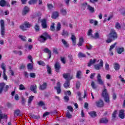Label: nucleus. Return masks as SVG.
Returning a JSON list of instances; mask_svg holds the SVG:
<instances>
[{
  "label": "nucleus",
  "instance_id": "nucleus-1",
  "mask_svg": "<svg viewBox=\"0 0 125 125\" xmlns=\"http://www.w3.org/2000/svg\"><path fill=\"white\" fill-rule=\"evenodd\" d=\"M63 78L66 81L63 84L65 88H68L70 86V81L74 79V74H71L70 73H64L62 74Z\"/></svg>",
  "mask_w": 125,
  "mask_h": 125
},
{
  "label": "nucleus",
  "instance_id": "nucleus-2",
  "mask_svg": "<svg viewBox=\"0 0 125 125\" xmlns=\"http://www.w3.org/2000/svg\"><path fill=\"white\" fill-rule=\"evenodd\" d=\"M107 37V39L106 41V42L107 43H110V42H112L115 41L116 39H118V34H117V32H116L115 30L111 29L110 33Z\"/></svg>",
  "mask_w": 125,
  "mask_h": 125
},
{
  "label": "nucleus",
  "instance_id": "nucleus-3",
  "mask_svg": "<svg viewBox=\"0 0 125 125\" xmlns=\"http://www.w3.org/2000/svg\"><path fill=\"white\" fill-rule=\"evenodd\" d=\"M52 40L51 36L49 35L47 32H45L42 34L38 38V41L40 42L44 43L47 41V40Z\"/></svg>",
  "mask_w": 125,
  "mask_h": 125
},
{
  "label": "nucleus",
  "instance_id": "nucleus-4",
  "mask_svg": "<svg viewBox=\"0 0 125 125\" xmlns=\"http://www.w3.org/2000/svg\"><path fill=\"white\" fill-rule=\"evenodd\" d=\"M104 89L103 90V92L102 93V96L104 97V101L106 103H110V98L109 97V94H108V92L107 91V89L105 85H104Z\"/></svg>",
  "mask_w": 125,
  "mask_h": 125
},
{
  "label": "nucleus",
  "instance_id": "nucleus-5",
  "mask_svg": "<svg viewBox=\"0 0 125 125\" xmlns=\"http://www.w3.org/2000/svg\"><path fill=\"white\" fill-rule=\"evenodd\" d=\"M4 86H5V88ZM9 88V85H6L5 86V83L3 82L0 83V94H1V93H2V91H4V92L8 91Z\"/></svg>",
  "mask_w": 125,
  "mask_h": 125
},
{
  "label": "nucleus",
  "instance_id": "nucleus-6",
  "mask_svg": "<svg viewBox=\"0 0 125 125\" xmlns=\"http://www.w3.org/2000/svg\"><path fill=\"white\" fill-rule=\"evenodd\" d=\"M32 24L28 21H25L24 24L20 26V28L22 31H26V28H31Z\"/></svg>",
  "mask_w": 125,
  "mask_h": 125
},
{
  "label": "nucleus",
  "instance_id": "nucleus-7",
  "mask_svg": "<svg viewBox=\"0 0 125 125\" xmlns=\"http://www.w3.org/2000/svg\"><path fill=\"white\" fill-rule=\"evenodd\" d=\"M0 34L1 36H4L5 34V28L4 27V21L2 20H1L0 21Z\"/></svg>",
  "mask_w": 125,
  "mask_h": 125
},
{
  "label": "nucleus",
  "instance_id": "nucleus-8",
  "mask_svg": "<svg viewBox=\"0 0 125 125\" xmlns=\"http://www.w3.org/2000/svg\"><path fill=\"white\" fill-rule=\"evenodd\" d=\"M0 6H1L2 7H4V6L10 7V4H9V3H8V2L6 1L5 0H0Z\"/></svg>",
  "mask_w": 125,
  "mask_h": 125
},
{
  "label": "nucleus",
  "instance_id": "nucleus-9",
  "mask_svg": "<svg viewBox=\"0 0 125 125\" xmlns=\"http://www.w3.org/2000/svg\"><path fill=\"white\" fill-rule=\"evenodd\" d=\"M96 106L98 108H102L104 107V102L102 99H100L99 101L96 102Z\"/></svg>",
  "mask_w": 125,
  "mask_h": 125
},
{
  "label": "nucleus",
  "instance_id": "nucleus-10",
  "mask_svg": "<svg viewBox=\"0 0 125 125\" xmlns=\"http://www.w3.org/2000/svg\"><path fill=\"white\" fill-rule=\"evenodd\" d=\"M103 67V60H101L99 64H96L94 65L96 70H100V68Z\"/></svg>",
  "mask_w": 125,
  "mask_h": 125
},
{
  "label": "nucleus",
  "instance_id": "nucleus-11",
  "mask_svg": "<svg viewBox=\"0 0 125 125\" xmlns=\"http://www.w3.org/2000/svg\"><path fill=\"white\" fill-rule=\"evenodd\" d=\"M54 66L56 72L57 73H59V72H60V69H61V65H60V63L58 62H56Z\"/></svg>",
  "mask_w": 125,
  "mask_h": 125
},
{
  "label": "nucleus",
  "instance_id": "nucleus-12",
  "mask_svg": "<svg viewBox=\"0 0 125 125\" xmlns=\"http://www.w3.org/2000/svg\"><path fill=\"white\" fill-rule=\"evenodd\" d=\"M100 124H104V125H107L109 123V120L106 117L102 118L99 121Z\"/></svg>",
  "mask_w": 125,
  "mask_h": 125
},
{
  "label": "nucleus",
  "instance_id": "nucleus-13",
  "mask_svg": "<svg viewBox=\"0 0 125 125\" xmlns=\"http://www.w3.org/2000/svg\"><path fill=\"white\" fill-rule=\"evenodd\" d=\"M117 114H118V110H114V111L112 113L111 117L112 122H116V119L117 118Z\"/></svg>",
  "mask_w": 125,
  "mask_h": 125
},
{
  "label": "nucleus",
  "instance_id": "nucleus-14",
  "mask_svg": "<svg viewBox=\"0 0 125 125\" xmlns=\"http://www.w3.org/2000/svg\"><path fill=\"white\" fill-rule=\"evenodd\" d=\"M97 79L99 84H101V85H103L104 84V83L101 79V75H100V74H98Z\"/></svg>",
  "mask_w": 125,
  "mask_h": 125
},
{
  "label": "nucleus",
  "instance_id": "nucleus-15",
  "mask_svg": "<svg viewBox=\"0 0 125 125\" xmlns=\"http://www.w3.org/2000/svg\"><path fill=\"white\" fill-rule=\"evenodd\" d=\"M42 26L43 29H46L47 28V24H46V20L44 19L41 20Z\"/></svg>",
  "mask_w": 125,
  "mask_h": 125
},
{
  "label": "nucleus",
  "instance_id": "nucleus-16",
  "mask_svg": "<svg viewBox=\"0 0 125 125\" xmlns=\"http://www.w3.org/2000/svg\"><path fill=\"white\" fill-rule=\"evenodd\" d=\"M118 116L120 119H125V110L121 109L119 111Z\"/></svg>",
  "mask_w": 125,
  "mask_h": 125
},
{
  "label": "nucleus",
  "instance_id": "nucleus-17",
  "mask_svg": "<svg viewBox=\"0 0 125 125\" xmlns=\"http://www.w3.org/2000/svg\"><path fill=\"white\" fill-rule=\"evenodd\" d=\"M29 11H30V8L28 6H25L22 13V15H26V14L29 13Z\"/></svg>",
  "mask_w": 125,
  "mask_h": 125
},
{
  "label": "nucleus",
  "instance_id": "nucleus-18",
  "mask_svg": "<svg viewBox=\"0 0 125 125\" xmlns=\"http://www.w3.org/2000/svg\"><path fill=\"white\" fill-rule=\"evenodd\" d=\"M44 52L45 53H48L49 56L48 59H50L51 58V51L48 49V48H45L43 50Z\"/></svg>",
  "mask_w": 125,
  "mask_h": 125
},
{
  "label": "nucleus",
  "instance_id": "nucleus-19",
  "mask_svg": "<svg viewBox=\"0 0 125 125\" xmlns=\"http://www.w3.org/2000/svg\"><path fill=\"white\" fill-rule=\"evenodd\" d=\"M47 86V83H44L42 85H40L39 89H40V90H44V89H46Z\"/></svg>",
  "mask_w": 125,
  "mask_h": 125
},
{
  "label": "nucleus",
  "instance_id": "nucleus-20",
  "mask_svg": "<svg viewBox=\"0 0 125 125\" xmlns=\"http://www.w3.org/2000/svg\"><path fill=\"white\" fill-rule=\"evenodd\" d=\"M71 39L73 42V45L75 46L76 45V36L74 35L73 33H71Z\"/></svg>",
  "mask_w": 125,
  "mask_h": 125
},
{
  "label": "nucleus",
  "instance_id": "nucleus-21",
  "mask_svg": "<svg viewBox=\"0 0 125 125\" xmlns=\"http://www.w3.org/2000/svg\"><path fill=\"white\" fill-rule=\"evenodd\" d=\"M37 88H38L37 85H31L30 86V90L33 91L34 93H37V90H36Z\"/></svg>",
  "mask_w": 125,
  "mask_h": 125
},
{
  "label": "nucleus",
  "instance_id": "nucleus-22",
  "mask_svg": "<svg viewBox=\"0 0 125 125\" xmlns=\"http://www.w3.org/2000/svg\"><path fill=\"white\" fill-rule=\"evenodd\" d=\"M30 117L32 118V119H35V120H38V119H40L41 117L40 115H36L33 113H30L29 114Z\"/></svg>",
  "mask_w": 125,
  "mask_h": 125
},
{
  "label": "nucleus",
  "instance_id": "nucleus-23",
  "mask_svg": "<svg viewBox=\"0 0 125 125\" xmlns=\"http://www.w3.org/2000/svg\"><path fill=\"white\" fill-rule=\"evenodd\" d=\"M88 114L91 118H95L96 117H97V114H96V112L94 111H90Z\"/></svg>",
  "mask_w": 125,
  "mask_h": 125
},
{
  "label": "nucleus",
  "instance_id": "nucleus-24",
  "mask_svg": "<svg viewBox=\"0 0 125 125\" xmlns=\"http://www.w3.org/2000/svg\"><path fill=\"white\" fill-rule=\"evenodd\" d=\"M58 16H59L58 12H53L52 13V16H51V18H52V19H56Z\"/></svg>",
  "mask_w": 125,
  "mask_h": 125
},
{
  "label": "nucleus",
  "instance_id": "nucleus-25",
  "mask_svg": "<svg viewBox=\"0 0 125 125\" xmlns=\"http://www.w3.org/2000/svg\"><path fill=\"white\" fill-rule=\"evenodd\" d=\"M96 62V59L92 60V59H90L89 62L88 63V67H90L92 64H94Z\"/></svg>",
  "mask_w": 125,
  "mask_h": 125
},
{
  "label": "nucleus",
  "instance_id": "nucleus-26",
  "mask_svg": "<svg viewBox=\"0 0 125 125\" xmlns=\"http://www.w3.org/2000/svg\"><path fill=\"white\" fill-rule=\"evenodd\" d=\"M117 53L118 54H122L123 53V52H124L125 51V48L124 47H121V48H118L117 50Z\"/></svg>",
  "mask_w": 125,
  "mask_h": 125
},
{
  "label": "nucleus",
  "instance_id": "nucleus-27",
  "mask_svg": "<svg viewBox=\"0 0 125 125\" xmlns=\"http://www.w3.org/2000/svg\"><path fill=\"white\" fill-rule=\"evenodd\" d=\"M33 100H34V96H30L28 100V105L29 107H31V103H32V101H33Z\"/></svg>",
  "mask_w": 125,
  "mask_h": 125
},
{
  "label": "nucleus",
  "instance_id": "nucleus-28",
  "mask_svg": "<svg viewBox=\"0 0 125 125\" xmlns=\"http://www.w3.org/2000/svg\"><path fill=\"white\" fill-rule=\"evenodd\" d=\"M84 42V41H83V38H80L79 39V43L78 44H77V45H78V46H83V44Z\"/></svg>",
  "mask_w": 125,
  "mask_h": 125
},
{
  "label": "nucleus",
  "instance_id": "nucleus-29",
  "mask_svg": "<svg viewBox=\"0 0 125 125\" xmlns=\"http://www.w3.org/2000/svg\"><path fill=\"white\" fill-rule=\"evenodd\" d=\"M20 113H21V111H20V109H16L14 111V114L15 117H18L19 115L20 114Z\"/></svg>",
  "mask_w": 125,
  "mask_h": 125
},
{
  "label": "nucleus",
  "instance_id": "nucleus-30",
  "mask_svg": "<svg viewBox=\"0 0 125 125\" xmlns=\"http://www.w3.org/2000/svg\"><path fill=\"white\" fill-rule=\"evenodd\" d=\"M87 9H88V10H89V11L91 13H93V12H94V11H95L94 8L92 6H90V5H87Z\"/></svg>",
  "mask_w": 125,
  "mask_h": 125
},
{
  "label": "nucleus",
  "instance_id": "nucleus-31",
  "mask_svg": "<svg viewBox=\"0 0 125 125\" xmlns=\"http://www.w3.org/2000/svg\"><path fill=\"white\" fill-rule=\"evenodd\" d=\"M89 23L90 24H93L95 26H97L98 25V21H94L93 19L89 20Z\"/></svg>",
  "mask_w": 125,
  "mask_h": 125
},
{
  "label": "nucleus",
  "instance_id": "nucleus-32",
  "mask_svg": "<svg viewBox=\"0 0 125 125\" xmlns=\"http://www.w3.org/2000/svg\"><path fill=\"white\" fill-rule=\"evenodd\" d=\"M62 35V37H69V32H68L67 31L63 30Z\"/></svg>",
  "mask_w": 125,
  "mask_h": 125
},
{
  "label": "nucleus",
  "instance_id": "nucleus-33",
  "mask_svg": "<svg viewBox=\"0 0 125 125\" xmlns=\"http://www.w3.org/2000/svg\"><path fill=\"white\" fill-rule=\"evenodd\" d=\"M66 117L67 119H72V118H73V115L70 113V111L69 110H67Z\"/></svg>",
  "mask_w": 125,
  "mask_h": 125
},
{
  "label": "nucleus",
  "instance_id": "nucleus-34",
  "mask_svg": "<svg viewBox=\"0 0 125 125\" xmlns=\"http://www.w3.org/2000/svg\"><path fill=\"white\" fill-rule=\"evenodd\" d=\"M114 68L115 71H119L120 70V64L118 63H115L114 64Z\"/></svg>",
  "mask_w": 125,
  "mask_h": 125
},
{
  "label": "nucleus",
  "instance_id": "nucleus-35",
  "mask_svg": "<svg viewBox=\"0 0 125 125\" xmlns=\"http://www.w3.org/2000/svg\"><path fill=\"white\" fill-rule=\"evenodd\" d=\"M62 42L63 44L64 45L65 47H69V45L68 44V42L65 41L64 39L62 40Z\"/></svg>",
  "mask_w": 125,
  "mask_h": 125
},
{
  "label": "nucleus",
  "instance_id": "nucleus-36",
  "mask_svg": "<svg viewBox=\"0 0 125 125\" xmlns=\"http://www.w3.org/2000/svg\"><path fill=\"white\" fill-rule=\"evenodd\" d=\"M55 25V23L52 22V25L50 26V30L52 32H54V31H55V26H54Z\"/></svg>",
  "mask_w": 125,
  "mask_h": 125
},
{
  "label": "nucleus",
  "instance_id": "nucleus-37",
  "mask_svg": "<svg viewBox=\"0 0 125 125\" xmlns=\"http://www.w3.org/2000/svg\"><path fill=\"white\" fill-rule=\"evenodd\" d=\"M78 57L79 58H83L84 57H86L85 54H83L82 52H79L78 54Z\"/></svg>",
  "mask_w": 125,
  "mask_h": 125
},
{
  "label": "nucleus",
  "instance_id": "nucleus-38",
  "mask_svg": "<svg viewBox=\"0 0 125 125\" xmlns=\"http://www.w3.org/2000/svg\"><path fill=\"white\" fill-rule=\"evenodd\" d=\"M19 38L23 42H27V39L26 37L23 36L22 35H20L19 36Z\"/></svg>",
  "mask_w": 125,
  "mask_h": 125
},
{
  "label": "nucleus",
  "instance_id": "nucleus-39",
  "mask_svg": "<svg viewBox=\"0 0 125 125\" xmlns=\"http://www.w3.org/2000/svg\"><path fill=\"white\" fill-rule=\"evenodd\" d=\"M115 28L116 29H117V30H121L122 29V26H121V24L119 22H116L115 24Z\"/></svg>",
  "mask_w": 125,
  "mask_h": 125
},
{
  "label": "nucleus",
  "instance_id": "nucleus-40",
  "mask_svg": "<svg viewBox=\"0 0 125 125\" xmlns=\"http://www.w3.org/2000/svg\"><path fill=\"white\" fill-rule=\"evenodd\" d=\"M38 2V0H30L28 1L29 4H36Z\"/></svg>",
  "mask_w": 125,
  "mask_h": 125
},
{
  "label": "nucleus",
  "instance_id": "nucleus-41",
  "mask_svg": "<svg viewBox=\"0 0 125 125\" xmlns=\"http://www.w3.org/2000/svg\"><path fill=\"white\" fill-rule=\"evenodd\" d=\"M34 29L36 32L40 31V26L38 23H36L35 25L34 26Z\"/></svg>",
  "mask_w": 125,
  "mask_h": 125
},
{
  "label": "nucleus",
  "instance_id": "nucleus-42",
  "mask_svg": "<svg viewBox=\"0 0 125 125\" xmlns=\"http://www.w3.org/2000/svg\"><path fill=\"white\" fill-rule=\"evenodd\" d=\"M47 72L49 75H51V68L49 65H47Z\"/></svg>",
  "mask_w": 125,
  "mask_h": 125
},
{
  "label": "nucleus",
  "instance_id": "nucleus-43",
  "mask_svg": "<svg viewBox=\"0 0 125 125\" xmlns=\"http://www.w3.org/2000/svg\"><path fill=\"white\" fill-rule=\"evenodd\" d=\"M81 75H82V71H78L77 72V74H76V78H77V79H81Z\"/></svg>",
  "mask_w": 125,
  "mask_h": 125
},
{
  "label": "nucleus",
  "instance_id": "nucleus-44",
  "mask_svg": "<svg viewBox=\"0 0 125 125\" xmlns=\"http://www.w3.org/2000/svg\"><path fill=\"white\" fill-rule=\"evenodd\" d=\"M54 88L56 89L58 94H60V93H61V88L59 87H54Z\"/></svg>",
  "mask_w": 125,
  "mask_h": 125
},
{
  "label": "nucleus",
  "instance_id": "nucleus-45",
  "mask_svg": "<svg viewBox=\"0 0 125 125\" xmlns=\"http://www.w3.org/2000/svg\"><path fill=\"white\" fill-rule=\"evenodd\" d=\"M34 68V66H33V64L31 63H29L27 64V69L28 70H33V68Z\"/></svg>",
  "mask_w": 125,
  "mask_h": 125
},
{
  "label": "nucleus",
  "instance_id": "nucleus-46",
  "mask_svg": "<svg viewBox=\"0 0 125 125\" xmlns=\"http://www.w3.org/2000/svg\"><path fill=\"white\" fill-rule=\"evenodd\" d=\"M91 85L93 89H96V88H97V86L95 85V83H94V82L92 81L91 83Z\"/></svg>",
  "mask_w": 125,
  "mask_h": 125
},
{
  "label": "nucleus",
  "instance_id": "nucleus-47",
  "mask_svg": "<svg viewBox=\"0 0 125 125\" xmlns=\"http://www.w3.org/2000/svg\"><path fill=\"white\" fill-rule=\"evenodd\" d=\"M38 64L41 66H45V63L42 61H40L37 62Z\"/></svg>",
  "mask_w": 125,
  "mask_h": 125
},
{
  "label": "nucleus",
  "instance_id": "nucleus-48",
  "mask_svg": "<svg viewBox=\"0 0 125 125\" xmlns=\"http://www.w3.org/2000/svg\"><path fill=\"white\" fill-rule=\"evenodd\" d=\"M87 36H90V37H91V38H94L93 35L92 34V29H89L88 31Z\"/></svg>",
  "mask_w": 125,
  "mask_h": 125
},
{
  "label": "nucleus",
  "instance_id": "nucleus-49",
  "mask_svg": "<svg viewBox=\"0 0 125 125\" xmlns=\"http://www.w3.org/2000/svg\"><path fill=\"white\" fill-rule=\"evenodd\" d=\"M67 109H68L67 111H69L71 113H73V112H74V108H73L72 106H68L67 107Z\"/></svg>",
  "mask_w": 125,
  "mask_h": 125
},
{
  "label": "nucleus",
  "instance_id": "nucleus-50",
  "mask_svg": "<svg viewBox=\"0 0 125 125\" xmlns=\"http://www.w3.org/2000/svg\"><path fill=\"white\" fill-rule=\"evenodd\" d=\"M61 30V23L58 22L57 25V32L60 31Z\"/></svg>",
  "mask_w": 125,
  "mask_h": 125
},
{
  "label": "nucleus",
  "instance_id": "nucleus-51",
  "mask_svg": "<svg viewBox=\"0 0 125 125\" xmlns=\"http://www.w3.org/2000/svg\"><path fill=\"white\" fill-rule=\"evenodd\" d=\"M1 68L3 70V72H6V69H5V64L4 63H2L1 64Z\"/></svg>",
  "mask_w": 125,
  "mask_h": 125
},
{
  "label": "nucleus",
  "instance_id": "nucleus-52",
  "mask_svg": "<svg viewBox=\"0 0 125 125\" xmlns=\"http://www.w3.org/2000/svg\"><path fill=\"white\" fill-rule=\"evenodd\" d=\"M47 6L48 9H49V10H51L52 8H54V7L53 6V5H52V4L47 3Z\"/></svg>",
  "mask_w": 125,
  "mask_h": 125
},
{
  "label": "nucleus",
  "instance_id": "nucleus-53",
  "mask_svg": "<svg viewBox=\"0 0 125 125\" xmlns=\"http://www.w3.org/2000/svg\"><path fill=\"white\" fill-rule=\"evenodd\" d=\"M38 105L40 107H42V106H45V104L42 101H40L38 103Z\"/></svg>",
  "mask_w": 125,
  "mask_h": 125
},
{
  "label": "nucleus",
  "instance_id": "nucleus-54",
  "mask_svg": "<svg viewBox=\"0 0 125 125\" xmlns=\"http://www.w3.org/2000/svg\"><path fill=\"white\" fill-rule=\"evenodd\" d=\"M117 44V42H115L113 44L111 45L110 46V48H109V51L110 52H112V49H113V48H114L115 46H116V45Z\"/></svg>",
  "mask_w": 125,
  "mask_h": 125
},
{
  "label": "nucleus",
  "instance_id": "nucleus-55",
  "mask_svg": "<svg viewBox=\"0 0 125 125\" xmlns=\"http://www.w3.org/2000/svg\"><path fill=\"white\" fill-rule=\"evenodd\" d=\"M61 12L62 14L64 16L67 14V11L65 9H61Z\"/></svg>",
  "mask_w": 125,
  "mask_h": 125
},
{
  "label": "nucleus",
  "instance_id": "nucleus-56",
  "mask_svg": "<svg viewBox=\"0 0 125 125\" xmlns=\"http://www.w3.org/2000/svg\"><path fill=\"white\" fill-rule=\"evenodd\" d=\"M26 103V100L24 97H21V103L23 106H25V103Z\"/></svg>",
  "mask_w": 125,
  "mask_h": 125
},
{
  "label": "nucleus",
  "instance_id": "nucleus-57",
  "mask_svg": "<svg viewBox=\"0 0 125 125\" xmlns=\"http://www.w3.org/2000/svg\"><path fill=\"white\" fill-rule=\"evenodd\" d=\"M105 68L106 71H109L110 70V65L107 62L105 64Z\"/></svg>",
  "mask_w": 125,
  "mask_h": 125
},
{
  "label": "nucleus",
  "instance_id": "nucleus-58",
  "mask_svg": "<svg viewBox=\"0 0 125 125\" xmlns=\"http://www.w3.org/2000/svg\"><path fill=\"white\" fill-rule=\"evenodd\" d=\"M19 89L20 90H24L26 89V88L25 87L24 85L21 84L20 85Z\"/></svg>",
  "mask_w": 125,
  "mask_h": 125
},
{
  "label": "nucleus",
  "instance_id": "nucleus-59",
  "mask_svg": "<svg viewBox=\"0 0 125 125\" xmlns=\"http://www.w3.org/2000/svg\"><path fill=\"white\" fill-rule=\"evenodd\" d=\"M29 76L30 77V78H32L33 79H35V78H36V73L32 72V73H30L29 74Z\"/></svg>",
  "mask_w": 125,
  "mask_h": 125
},
{
  "label": "nucleus",
  "instance_id": "nucleus-60",
  "mask_svg": "<svg viewBox=\"0 0 125 125\" xmlns=\"http://www.w3.org/2000/svg\"><path fill=\"white\" fill-rule=\"evenodd\" d=\"M94 37H92L93 39H99V33H95V36H93Z\"/></svg>",
  "mask_w": 125,
  "mask_h": 125
},
{
  "label": "nucleus",
  "instance_id": "nucleus-61",
  "mask_svg": "<svg viewBox=\"0 0 125 125\" xmlns=\"http://www.w3.org/2000/svg\"><path fill=\"white\" fill-rule=\"evenodd\" d=\"M76 87L77 89H80V87H81V83L80 82H78L76 83Z\"/></svg>",
  "mask_w": 125,
  "mask_h": 125
},
{
  "label": "nucleus",
  "instance_id": "nucleus-62",
  "mask_svg": "<svg viewBox=\"0 0 125 125\" xmlns=\"http://www.w3.org/2000/svg\"><path fill=\"white\" fill-rule=\"evenodd\" d=\"M118 94H116V93L113 92V94H112V98L113 99V100H116L117 99V96Z\"/></svg>",
  "mask_w": 125,
  "mask_h": 125
},
{
  "label": "nucleus",
  "instance_id": "nucleus-63",
  "mask_svg": "<svg viewBox=\"0 0 125 125\" xmlns=\"http://www.w3.org/2000/svg\"><path fill=\"white\" fill-rule=\"evenodd\" d=\"M3 78L5 81H7V76H6L5 72H3Z\"/></svg>",
  "mask_w": 125,
  "mask_h": 125
},
{
  "label": "nucleus",
  "instance_id": "nucleus-64",
  "mask_svg": "<svg viewBox=\"0 0 125 125\" xmlns=\"http://www.w3.org/2000/svg\"><path fill=\"white\" fill-rule=\"evenodd\" d=\"M64 100L65 102H68L69 100H70V98H69V96H65L64 97Z\"/></svg>",
  "mask_w": 125,
  "mask_h": 125
}]
</instances>
